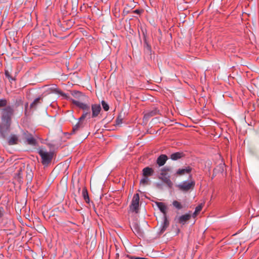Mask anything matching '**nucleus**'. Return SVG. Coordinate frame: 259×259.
Listing matches in <instances>:
<instances>
[{"instance_id":"1","label":"nucleus","mask_w":259,"mask_h":259,"mask_svg":"<svg viewBox=\"0 0 259 259\" xmlns=\"http://www.w3.org/2000/svg\"><path fill=\"white\" fill-rule=\"evenodd\" d=\"M55 91L56 93L60 94L65 99L69 101L73 105H75L76 106L83 110L82 114L78 119L79 122H82V121H83L85 118H96L99 116V114L101 112L102 108L100 104H92L91 111L90 107L88 104L80 102L78 101H76L72 99V98L67 95L66 94L60 90L56 89Z\"/></svg>"},{"instance_id":"2","label":"nucleus","mask_w":259,"mask_h":259,"mask_svg":"<svg viewBox=\"0 0 259 259\" xmlns=\"http://www.w3.org/2000/svg\"><path fill=\"white\" fill-rule=\"evenodd\" d=\"M38 153L41 157V163L45 166H48L53 159L54 153L53 152H46L42 149L38 151Z\"/></svg>"},{"instance_id":"3","label":"nucleus","mask_w":259,"mask_h":259,"mask_svg":"<svg viewBox=\"0 0 259 259\" xmlns=\"http://www.w3.org/2000/svg\"><path fill=\"white\" fill-rule=\"evenodd\" d=\"M14 110L11 106H7L2 111V119L7 123H11Z\"/></svg>"},{"instance_id":"4","label":"nucleus","mask_w":259,"mask_h":259,"mask_svg":"<svg viewBox=\"0 0 259 259\" xmlns=\"http://www.w3.org/2000/svg\"><path fill=\"white\" fill-rule=\"evenodd\" d=\"M195 185V182L193 180H191L190 182L184 181L181 184L177 185V188L183 192H188L190 190H193Z\"/></svg>"},{"instance_id":"5","label":"nucleus","mask_w":259,"mask_h":259,"mask_svg":"<svg viewBox=\"0 0 259 259\" xmlns=\"http://www.w3.org/2000/svg\"><path fill=\"white\" fill-rule=\"evenodd\" d=\"M139 201L140 197L138 193H136L134 195L132 202L130 205V210L132 212L138 213L139 210Z\"/></svg>"},{"instance_id":"6","label":"nucleus","mask_w":259,"mask_h":259,"mask_svg":"<svg viewBox=\"0 0 259 259\" xmlns=\"http://www.w3.org/2000/svg\"><path fill=\"white\" fill-rule=\"evenodd\" d=\"M11 123H2L0 125V137L5 138L10 132Z\"/></svg>"},{"instance_id":"7","label":"nucleus","mask_w":259,"mask_h":259,"mask_svg":"<svg viewBox=\"0 0 259 259\" xmlns=\"http://www.w3.org/2000/svg\"><path fill=\"white\" fill-rule=\"evenodd\" d=\"M24 135L25 141L28 144L33 146L36 145V140L33 137L31 134L26 132L24 133Z\"/></svg>"},{"instance_id":"8","label":"nucleus","mask_w":259,"mask_h":259,"mask_svg":"<svg viewBox=\"0 0 259 259\" xmlns=\"http://www.w3.org/2000/svg\"><path fill=\"white\" fill-rule=\"evenodd\" d=\"M192 170V168L188 166L185 168H179L177 170L175 174L176 176H181L185 174H190Z\"/></svg>"},{"instance_id":"9","label":"nucleus","mask_w":259,"mask_h":259,"mask_svg":"<svg viewBox=\"0 0 259 259\" xmlns=\"http://www.w3.org/2000/svg\"><path fill=\"white\" fill-rule=\"evenodd\" d=\"M159 110L155 108L151 110L148 111L144 114L143 119L145 120H148L150 117L159 114Z\"/></svg>"},{"instance_id":"10","label":"nucleus","mask_w":259,"mask_h":259,"mask_svg":"<svg viewBox=\"0 0 259 259\" xmlns=\"http://www.w3.org/2000/svg\"><path fill=\"white\" fill-rule=\"evenodd\" d=\"M185 154L183 152H177L172 153L170 158L172 160H177L185 157Z\"/></svg>"},{"instance_id":"11","label":"nucleus","mask_w":259,"mask_h":259,"mask_svg":"<svg viewBox=\"0 0 259 259\" xmlns=\"http://www.w3.org/2000/svg\"><path fill=\"white\" fill-rule=\"evenodd\" d=\"M168 159V157L165 154H161L157 159L156 163L159 166H163Z\"/></svg>"},{"instance_id":"12","label":"nucleus","mask_w":259,"mask_h":259,"mask_svg":"<svg viewBox=\"0 0 259 259\" xmlns=\"http://www.w3.org/2000/svg\"><path fill=\"white\" fill-rule=\"evenodd\" d=\"M169 225V222L168 220L167 215L163 216V221L161 225V227L160 230L161 234L163 233Z\"/></svg>"},{"instance_id":"13","label":"nucleus","mask_w":259,"mask_h":259,"mask_svg":"<svg viewBox=\"0 0 259 259\" xmlns=\"http://www.w3.org/2000/svg\"><path fill=\"white\" fill-rule=\"evenodd\" d=\"M143 40H144V48L147 51V52L148 53H151V47L148 42V41L147 39L146 32H145L143 31Z\"/></svg>"},{"instance_id":"14","label":"nucleus","mask_w":259,"mask_h":259,"mask_svg":"<svg viewBox=\"0 0 259 259\" xmlns=\"http://www.w3.org/2000/svg\"><path fill=\"white\" fill-rule=\"evenodd\" d=\"M191 218V215L190 213H187L181 215L179 218L178 222L180 224L184 225Z\"/></svg>"},{"instance_id":"15","label":"nucleus","mask_w":259,"mask_h":259,"mask_svg":"<svg viewBox=\"0 0 259 259\" xmlns=\"http://www.w3.org/2000/svg\"><path fill=\"white\" fill-rule=\"evenodd\" d=\"M156 204L159 210L163 214V216L167 215L166 210L167 208L166 205L164 203L161 202H157Z\"/></svg>"},{"instance_id":"16","label":"nucleus","mask_w":259,"mask_h":259,"mask_svg":"<svg viewBox=\"0 0 259 259\" xmlns=\"http://www.w3.org/2000/svg\"><path fill=\"white\" fill-rule=\"evenodd\" d=\"M154 173V170L149 167H146L143 169V175L144 177H148L152 176Z\"/></svg>"},{"instance_id":"17","label":"nucleus","mask_w":259,"mask_h":259,"mask_svg":"<svg viewBox=\"0 0 259 259\" xmlns=\"http://www.w3.org/2000/svg\"><path fill=\"white\" fill-rule=\"evenodd\" d=\"M82 195L84 200L85 202L87 203H90V198L89 196V193L88 192V190L85 187H84L82 189Z\"/></svg>"},{"instance_id":"18","label":"nucleus","mask_w":259,"mask_h":259,"mask_svg":"<svg viewBox=\"0 0 259 259\" xmlns=\"http://www.w3.org/2000/svg\"><path fill=\"white\" fill-rule=\"evenodd\" d=\"M83 127L82 123L81 122H79L78 120V122L72 128V130L70 133V135L75 134L80 128Z\"/></svg>"},{"instance_id":"19","label":"nucleus","mask_w":259,"mask_h":259,"mask_svg":"<svg viewBox=\"0 0 259 259\" xmlns=\"http://www.w3.org/2000/svg\"><path fill=\"white\" fill-rule=\"evenodd\" d=\"M160 179L162 181V182H163L165 184L167 185L168 188H171L172 187L173 184L169 177H166V176H165L162 177Z\"/></svg>"},{"instance_id":"20","label":"nucleus","mask_w":259,"mask_h":259,"mask_svg":"<svg viewBox=\"0 0 259 259\" xmlns=\"http://www.w3.org/2000/svg\"><path fill=\"white\" fill-rule=\"evenodd\" d=\"M18 138L17 136L12 135L8 141V144L10 145H15L18 143Z\"/></svg>"},{"instance_id":"21","label":"nucleus","mask_w":259,"mask_h":259,"mask_svg":"<svg viewBox=\"0 0 259 259\" xmlns=\"http://www.w3.org/2000/svg\"><path fill=\"white\" fill-rule=\"evenodd\" d=\"M42 100V98L41 97H39L36 98L33 102L30 104V108H35L38 105L41 103V101Z\"/></svg>"},{"instance_id":"22","label":"nucleus","mask_w":259,"mask_h":259,"mask_svg":"<svg viewBox=\"0 0 259 259\" xmlns=\"http://www.w3.org/2000/svg\"><path fill=\"white\" fill-rule=\"evenodd\" d=\"M70 93L72 96L77 99H79L84 96L82 92L76 90L71 91Z\"/></svg>"},{"instance_id":"23","label":"nucleus","mask_w":259,"mask_h":259,"mask_svg":"<svg viewBox=\"0 0 259 259\" xmlns=\"http://www.w3.org/2000/svg\"><path fill=\"white\" fill-rule=\"evenodd\" d=\"M22 169L20 168L17 171V172L15 174V179L18 182L20 183L22 180Z\"/></svg>"},{"instance_id":"24","label":"nucleus","mask_w":259,"mask_h":259,"mask_svg":"<svg viewBox=\"0 0 259 259\" xmlns=\"http://www.w3.org/2000/svg\"><path fill=\"white\" fill-rule=\"evenodd\" d=\"M171 170V168L168 166L164 167L161 170L160 175L165 177L167 175V172Z\"/></svg>"},{"instance_id":"25","label":"nucleus","mask_w":259,"mask_h":259,"mask_svg":"<svg viewBox=\"0 0 259 259\" xmlns=\"http://www.w3.org/2000/svg\"><path fill=\"white\" fill-rule=\"evenodd\" d=\"M23 101L21 97H18L16 99L14 105L16 107H18L23 105Z\"/></svg>"},{"instance_id":"26","label":"nucleus","mask_w":259,"mask_h":259,"mask_svg":"<svg viewBox=\"0 0 259 259\" xmlns=\"http://www.w3.org/2000/svg\"><path fill=\"white\" fill-rule=\"evenodd\" d=\"M5 74L6 77L8 78L9 81H10V82L12 80H16V79L15 78L13 77L11 75L9 71L8 70H5Z\"/></svg>"},{"instance_id":"27","label":"nucleus","mask_w":259,"mask_h":259,"mask_svg":"<svg viewBox=\"0 0 259 259\" xmlns=\"http://www.w3.org/2000/svg\"><path fill=\"white\" fill-rule=\"evenodd\" d=\"M172 205L174 207L178 209H181L183 208V206L180 202L177 200H174L172 202Z\"/></svg>"},{"instance_id":"28","label":"nucleus","mask_w":259,"mask_h":259,"mask_svg":"<svg viewBox=\"0 0 259 259\" xmlns=\"http://www.w3.org/2000/svg\"><path fill=\"white\" fill-rule=\"evenodd\" d=\"M8 104V101L6 99H0V108L6 107Z\"/></svg>"},{"instance_id":"29","label":"nucleus","mask_w":259,"mask_h":259,"mask_svg":"<svg viewBox=\"0 0 259 259\" xmlns=\"http://www.w3.org/2000/svg\"><path fill=\"white\" fill-rule=\"evenodd\" d=\"M101 104H102V105L103 109L105 111H107L109 110V106L108 105V104L105 101H104V100L102 101Z\"/></svg>"},{"instance_id":"30","label":"nucleus","mask_w":259,"mask_h":259,"mask_svg":"<svg viewBox=\"0 0 259 259\" xmlns=\"http://www.w3.org/2000/svg\"><path fill=\"white\" fill-rule=\"evenodd\" d=\"M148 181H149V180H148V177H144V178H143V179H142L141 180L140 184H143L144 185H147L148 184Z\"/></svg>"},{"instance_id":"31","label":"nucleus","mask_w":259,"mask_h":259,"mask_svg":"<svg viewBox=\"0 0 259 259\" xmlns=\"http://www.w3.org/2000/svg\"><path fill=\"white\" fill-rule=\"evenodd\" d=\"M5 210L3 207H0V220L2 219L4 216Z\"/></svg>"},{"instance_id":"32","label":"nucleus","mask_w":259,"mask_h":259,"mask_svg":"<svg viewBox=\"0 0 259 259\" xmlns=\"http://www.w3.org/2000/svg\"><path fill=\"white\" fill-rule=\"evenodd\" d=\"M203 205L202 204H199L195 208L196 212L199 213L202 209Z\"/></svg>"},{"instance_id":"33","label":"nucleus","mask_w":259,"mask_h":259,"mask_svg":"<svg viewBox=\"0 0 259 259\" xmlns=\"http://www.w3.org/2000/svg\"><path fill=\"white\" fill-rule=\"evenodd\" d=\"M134 227V229H135V231H136V232L138 234H140L141 233V230H140V227L138 226V225L137 224H135Z\"/></svg>"},{"instance_id":"34","label":"nucleus","mask_w":259,"mask_h":259,"mask_svg":"<svg viewBox=\"0 0 259 259\" xmlns=\"http://www.w3.org/2000/svg\"><path fill=\"white\" fill-rule=\"evenodd\" d=\"M143 12V10L142 9H136L135 10L133 11L132 13L134 14H141Z\"/></svg>"},{"instance_id":"35","label":"nucleus","mask_w":259,"mask_h":259,"mask_svg":"<svg viewBox=\"0 0 259 259\" xmlns=\"http://www.w3.org/2000/svg\"><path fill=\"white\" fill-rule=\"evenodd\" d=\"M122 119L121 118H119V117H118L116 119V124H119L122 123Z\"/></svg>"},{"instance_id":"36","label":"nucleus","mask_w":259,"mask_h":259,"mask_svg":"<svg viewBox=\"0 0 259 259\" xmlns=\"http://www.w3.org/2000/svg\"><path fill=\"white\" fill-rule=\"evenodd\" d=\"M156 186L157 187H158L159 188H161L162 185L161 183H157L156 184Z\"/></svg>"},{"instance_id":"37","label":"nucleus","mask_w":259,"mask_h":259,"mask_svg":"<svg viewBox=\"0 0 259 259\" xmlns=\"http://www.w3.org/2000/svg\"><path fill=\"white\" fill-rule=\"evenodd\" d=\"M198 212H196V211L195 210L193 214V217L195 218L198 214Z\"/></svg>"},{"instance_id":"38","label":"nucleus","mask_w":259,"mask_h":259,"mask_svg":"<svg viewBox=\"0 0 259 259\" xmlns=\"http://www.w3.org/2000/svg\"><path fill=\"white\" fill-rule=\"evenodd\" d=\"M119 253H117L115 255V259H119Z\"/></svg>"},{"instance_id":"39","label":"nucleus","mask_w":259,"mask_h":259,"mask_svg":"<svg viewBox=\"0 0 259 259\" xmlns=\"http://www.w3.org/2000/svg\"><path fill=\"white\" fill-rule=\"evenodd\" d=\"M28 106V103H27L25 105V108H26Z\"/></svg>"},{"instance_id":"40","label":"nucleus","mask_w":259,"mask_h":259,"mask_svg":"<svg viewBox=\"0 0 259 259\" xmlns=\"http://www.w3.org/2000/svg\"><path fill=\"white\" fill-rule=\"evenodd\" d=\"M189 178H190V179H192V175H190L189 176Z\"/></svg>"},{"instance_id":"41","label":"nucleus","mask_w":259,"mask_h":259,"mask_svg":"<svg viewBox=\"0 0 259 259\" xmlns=\"http://www.w3.org/2000/svg\"><path fill=\"white\" fill-rule=\"evenodd\" d=\"M214 177V176L213 175L212 177L211 178V179H212Z\"/></svg>"},{"instance_id":"42","label":"nucleus","mask_w":259,"mask_h":259,"mask_svg":"<svg viewBox=\"0 0 259 259\" xmlns=\"http://www.w3.org/2000/svg\"><path fill=\"white\" fill-rule=\"evenodd\" d=\"M80 188H79L78 191H80Z\"/></svg>"}]
</instances>
